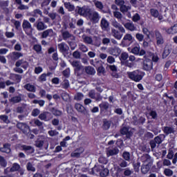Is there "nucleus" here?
Masks as SVG:
<instances>
[{
  "mask_svg": "<svg viewBox=\"0 0 177 177\" xmlns=\"http://www.w3.org/2000/svg\"><path fill=\"white\" fill-rule=\"evenodd\" d=\"M64 6L69 12H73V10H75V7L74 5L71 4L70 2H66L64 3Z\"/></svg>",
  "mask_w": 177,
  "mask_h": 177,
  "instance_id": "a18cd8bd",
  "label": "nucleus"
},
{
  "mask_svg": "<svg viewBox=\"0 0 177 177\" xmlns=\"http://www.w3.org/2000/svg\"><path fill=\"white\" fill-rule=\"evenodd\" d=\"M139 52H140V47L135 46L131 49V53L133 55H139Z\"/></svg>",
  "mask_w": 177,
  "mask_h": 177,
  "instance_id": "774afa93",
  "label": "nucleus"
},
{
  "mask_svg": "<svg viewBox=\"0 0 177 177\" xmlns=\"http://www.w3.org/2000/svg\"><path fill=\"white\" fill-rule=\"evenodd\" d=\"M84 70L86 74H88V75H95V74H96V71L95 70V68L91 66H85Z\"/></svg>",
  "mask_w": 177,
  "mask_h": 177,
  "instance_id": "2f4dec72",
  "label": "nucleus"
},
{
  "mask_svg": "<svg viewBox=\"0 0 177 177\" xmlns=\"http://www.w3.org/2000/svg\"><path fill=\"white\" fill-rule=\"evenodd\" d=\"M39 118L41 121H50L52 120V113L48 111H44L39 115Z\"/></svg>",
  "mask_w": 177,
  "mask_h": 177,
  "instance_id": "f8f14e48",
  "label": "nucleus"
},
{
  "mask_svg": "<svg viewBox=\"0 0 177 177\" xmlns=\"http://www.w3.org/2000/svg\"><path fill=\"white\" fill-rule=\"evenodd\" d=\"M124 171V169L122 167L118 166L116 168V173H115V176H121L122 175V172Z\"/></svg>",
  "mask_w": 177,
  "mask_h": 177,
  "instance_id": "052dcab7",
  "label": "nucleus"
},
{
  "mask_svg": "<svg viewBox=\"0 0 177 177\" xmlns=\"http://www.w3.org/2000/svg\"><path fill=\"white\" fill-rule=\"evenodd\" d=\"M131 6H127L125 4H123L120 7V11L123 13V15H125V13H128L129 10H131Z\"/></svg>",
  "mask_w": 177,
  "mask_h": 177,
  "instance_id": "58836bf2",
  "label": "nucleus"
},
{
  "mask_svg": "<svg viewBox=\"0 0 177 177\" xmlns=\"http://www.w3.org/2000/svg\"><path fill=\"white\" fill-rule=\"evenodd\" d=\"M121 135H125L127 139H131L132 136L133 135V132L132 131H129V127H124L120 129Z\"/></svg>",
  "mask_w": 177,
  "mask_h": 177,
  "instance_id": "ddd939ff",
  "label": "nucleus"
},
{
  "mask_svg": "<svg viewBox=\"0 0 177 177\" xmlns=\"http://www.w3.org/2000/svg\"><path fill=\"white\" fill-rule=\"evenodd\" d=\"M113 16L116 19H118V20H121V19H122V14L120 12V11H114Z\"/></svg>",
  "mask_w": 177,
  "mask_h": 177,
  "instance_id": "69168bd1",
  "label": "nucleus"
},
{
  "mask_svg": "<svg viewBox=\"0 0 177 177\" xmlns=\"http://www.w3.org/2000/svg\"><path fill=\"white\" fill-rule=\"evenodd\" d=\"M58 49L64 56H66V54L68 52V49H70V48L66 43L62 42L58 44Z\"/></svg>",
  "mask_w": 177,
  "mask_h": 177,
  "instance_id": "dca6fc26",
  "label": "nucleus"
},
{
  "mask_svg": "<svg viewBox=\"0 0 177 177\" xmlns=\"http://www.w3.org/2000/svg\"><path fill=\"white\" fill-rule=\"evenodd\" d=\"M17 128H18V129H20V131H21V132L24 135H28V133H30V126H28L26 123L17 122Z\"/></svg>",
  "mask_w": 177,
  "mask_h": 177,
  "instance_id": "423d86ee",
  "label": "nucleus"
},
{
  "mask_svg": "<svg viewBox=\"0 0 177 177\" xmlns=\"http://www.w3.org/2000/svg\"><path fill=\"white\" fill-rule=\"evenodd\" d=\"M33 50H35L37 53H41L42 52V47L39 44H35L33 46Z\"/></svg>",
  "mask_w": 177,
  "mask_h": 177,
  "instance_id": "bf43d9fd",
  "label": "nucleus"
},
{
  "mask_svg": "<svg viewBox=\"0 0 177 177\" xmlns=\"http://www.w3.org/2000/svg\"><path fill=\"white\" fill-rule=\"evenodd\" d=\"M13 60H18L20 57H23V53L19 52H13L12 55Z\"/></svg>",
  "mask_w": 177,
  "mask_h": 177,
  "instance_id": "49530a36",
  "label": "nucleus"
},
{
  "mask_svg": "<svg viewBox=\"0 0 177 177\" xmlns=\"http://www.w3.org/2000/svg\"><path fill=\"white\" fill-rule=\"evenodd\" d=\"M162 131L166 136H168V135H171V133H175V128L173 127H164L162 128Z\"/></svg>",
  "mask_w": 177,
  "mask_h": 177,
  "instance_id": "a878e982",
  "label": "nucleus"
},
{
  "mask_svg": "<svg viewBox=\"0 0 177 177\" xmlns=\"http://www.w3.org/2000/svg\"><path fill=\"white\" fill-rule=\"evenodd\" d=\"M24 88L26 89V91H28V92H35V86L29 83L24 86Z\"/></svg>",
  "mask_w": 177,
  "mask_h": 177,
  "instance_id": "37998d69",
  "label": "nucleus"
},
{
  "mask_svg": "<svg viewBox=\"0 0 177 177\" xmlns=\"http://www.w3.org/2000/svg\"><path fill=\"white\" fill-rule=\"evenodd\" d=\"M111 24L113 27H115V28H118V30L120 31V32L125 33V28L117 21H113L111 22Z\"/></svg>",
  "mask_w": 177,
  "mask_h": 177,
  "instance_id": "c85d7f7f",
  "label": "nucleus"
},
{
  "mask_svg": "<svg viewBox=\"0 0 177 177\" xmlns=\"http://www.w3.org/2000/svg\"><path fill=\"white\" fill-rule=\"evenodd\" d=\"M127 161V160H122V161L119 162V167H120V168H127V167H128V162Z\"/></svg>",
  "mask_w": 177,
  "mask_h": 177,
  "instance_id": "338daca9",
  "label": "nucleus"
},
{
  "mask_svg": "<svg viewBox=\"0 0 177 177\" xmlns=\"http://www.w3.org/2000/svg\"><path fill=\"white\" fill-rule=\"evenodd\" d=\"M151 165H142L141 166V172L143 175H146V174H148L149 171H150V169L151 168Z\"/></svg>",
  "mask_w": 177,
  "mask_h": 177,
  "instance_id": "e433bc0d",
  "label": "nucleus"
},
{
  "mask_svg": "<svg viewBox=\"0 0 177 177\" xmlns=\"http://www.w3.org/2000/svg\"><path fill=\"white\" fill-rule=\"evenodd\" d=\"M62 39L64 41H67V39H71V41H75V36L73 34L70 33L68 30H62Z\"/></svg>",
  "mask_w": 177,
  "mask_h": 177,
  "instance_id": "2eb2a0df",
  "label": "nucleus"
},
{
  "mask_svg": "<svg viewBox=\"0 0 177 177\" xmlns=\"http://www.w3.org/2000/svg\"><path fill=\"white\" fill-rule=\"evenodd\" d=\"M155 38L156 39V45H163L164 44V37H162V35L160 31L155 30Z\"/></svg>",
  "mask_w": 177,
  "mask_h": 177,
  "instance_id": "4468645a",
  "label": "nucleus"
},
{
  "mask_svg": "<svg viewBox=\"0 0 177 177\" xmlns=\"http://www.w3.org/2000/svg\"><path fill=\"white\" fill-rule=\"evenodd\" d=\"M75 109L79 112L81 113L82 114H84V115H86L88 114V111H86V109L81 104H75Z\"/></svg>",
  "mask_w": 177,
  "mask_h": 177,
  "instance_id": "4be33fe9",
  "label": "nucleus"
},
{
  "mask_svg": "<svg viewBox=\"0 0 177 177\" xmlns=\"http://www.w3.org/2000/svg\"><path fill=\"white\" fill-rule=\"evenodd\" d=\"M9 78L10 80H12V81H15L16 82L19 83L20 81H21V78H23V77L18 74L10 73Z\"/></svg>",
  "mask_w": 177,
  "mask_h": 177,
  "instance_id": "c756f323",
  "label": "nucleus"
},
{
  "mask_svg": "<svg viewBox=\"0 0 177 177\" xmlns=\"http://www.w3.org/2000/svg\"><path fill=\"white\" fill-rule=\"evenodd\" d=\"M47 37H53V29H47L41 33V38L46 39Z\"/></svg>",
  "mask_w": 177,
  "mask_h": 177,
  "instance_id": "393cba45",
  "label": "nucleus"
},
{
  "mask_svg": "<svg viewBox=\"0 0 177 177\" xmlns=\"http://www.w3.org/2000/svg\"><path fill=\"white\" fill-rule=\"evenodd\" d=\"M50 111L53 114V115H55L56 117H60V115L63 114L62 111H59V109H56L55 107L50 109Z\"/></svg>",
  "mask_w": 177,
  "mask_h": 177,
  "instance_id": "79ce46f5",
  "label": "nucleus"
},
{
  "mask_svg": "<svg viewBox=\"0 0 177 177\" xmlns=\"http://www.w3.org/2000/svg\"><path fill=\"white\" fill-rule=\"evenodd\" d=\"M95 63H96V65H94V66H96V67H97V75H100V74H103V75L106 74V69L102 64V61H97Z\"/></svg>",
  "mask_w": 177,
  "mask_h": 177,
  "instance_id": "f3484780",
  "label": "nucleus"
},
{
  "mask_svg": "<svg viewBox=\"0 0 177 177\" xmlns=\"http://www.w3.org/2000/svg\"><path fill=\"white\" fill-rule=\"evenodd\" d=\"M83 99H84V94H82V93H77L74 96V100H77V102H80Z\"/></svg>",
  "mask_w": 177,
  "mask_h": 177,
  "instance_id": "864d4df0",
  "label": "nucleus"
},
{
  "mask_svg": "<svg viewBox=\"0 0 177 177\" xmlns=\"http://www.w3.org/2000/svg\"><path fill=\"white\" fill-rule=\"evenodd\" d=\"M22 28L25 30H32V26H31V24L28 21L24 19L22 24Z\"/></svg>",
  "mask_w": 177,
  "mask_h": 177,
  "instance_id": "ea45409f",
  "label": "nucleus"
},
{
  "mask_svg": "<svg viewBox=\"0 0 177 177\" xmlns=\"http://www.w3.org/2000/svg\"><path fill=\"white\" fill-rule=\"evenodd\" d=\"M88 96L91 97V99H94L96 100V102H100L103 99V97L100 95V93H97L95 91V90H91L88 92Z\"/></svg>",
  "mask_w": 177,
  "mask_h": 177,
  "instance_id": "6e6552de",
  "label": "nucleus"
},
{
  "mask_svg": "<svg viewBox=\"0 0 177 177\" xmlns=\"http://www.w3.org/2000/svg\"><path fill=\"white\" fill-rule=\"evenodd\" d=\"M26 107H27V105L26 104H23L21 106H18L17 108V113H19V114H22V113H24V111L26 110Z\"/></svg>",
  "mask_w": 177,
  "mask_h": 177,
  "instance_id": "603ef678",
  "label": "nucleus"
},
{
  "mask_svg": "<svg viewBox=\"0 0 177 177\" xmlns=\"http://www.w3.org/2000/svg\"><path fill=\"white\" fill-rule=\"evenodd\" d=\"M21 97H23V95L19 94L18 96H15V97H11L9 100V102L10 103H14V104L20 103V102H21Z\"/></svg>",
  "mask_w": 177,
  "mask_h": 177,
  "instance_id": "72a5a7b5",
  "label": "nucleus"
},
{
  "mask_svg": "<svg viewBox=\"0 0 177 177\" xmlns=\"http://www.w3.org/2000/svg\"><path fill=\"white\" fill-rule=\"evenodd\" d=\"M150 13L151 16H153V17H156V18L158 17V15H160V13L158 12V10L154 8H151L150 10Z\"/></svg>",
  "mask_w": 177,
  "mask_h": 177,
  "instance_id": "680f3d73",
  "label": "nucleus"
},
{
  "mask_svg": "<svg viewBox=\"0 0 177 177\" xmlns=\"http://www.w3.org/2000/svg\"><path fill=\"white\" fill-rule=\"evenodd\" d=\"M165 140V134H160L159 136L154 138L153 140H151L149 142V145L151 146V149L154 150L156 147H157V145H161L162 142Z\"/></svg>",
  "mask_w": 177,
  "mask_h": 177,
  "instance_id": "f03ea898",
  "label": "nucleus"
},
{
  "mask_svg": "<svg viewBox=\"0 0 177 177\" xmlns=\"http://www.w3.org/2000/svg\"><path fill=\"white\" fill-rule=\"evenodd\" d=\"M100 26L101 27L102 31H109L110 30V23L104 17L102 18Z\"/></svg>",
  "mask_w": 177,
  "mask_h": 177,
  "instance_id": "9d476101",
  "label": "nucleus"
},
{
  "mask_svg": "<svg viewBox=\"0 0 177 177\" xmlns=\"http://www.w3.org/2000/svg\"><path fill=\"white\" fill-rule=\"evenodd\" d=\"M132 42H133V37H132V35L127 33L124 36L120 45L123 47H127L129 46Z\"/></svg>",
  "mask_w": 177,
  "mask_h": 177,
  "instance_id": "20e7f679",
  "label": "nucleus"
},
{
  "mask_svg": "<svg viewBox=\"0 0 177 177\" xmlns=\"http://www.w3.org/2000/svg\"><path fill=\"white\" fill-rule=\"evenodd\" d=\"M88 19L93 24H97L100 20V15L97 11H92L88 13Z\"/></svg>",
  "mask_w": 177,
  "mask_h": 177,
  "instance_id": "39448f33",
  "label": "nucleus"
},
{
  "mask_svg": "<svg viewBox=\"0 0 177 177\" xmlns=\"http://www.w3.org/2000/svg\"><path fill=\"white\" fill-rule=\"evenodd\" d=\"M150 56L152 59L151 62H153L154 63H157V62L160 60V57H158V55L157 54L151 53Z\"/></svg>",
  "mask_w": 177,
  "mask_h": 177,
  "instance_id": "e2e57ef3",
  "label": "nucleus"
},
{
  "mask_svg": "<svg viewBox=\"0 0 177 177\" xmlns=\"http://www.w3.org/2000/svg\"><path fill=\"white\" fill-rule=\"evenodd\" d=\"M21 149L24 150V151H26L27 154H32L34 151H35L34 149V147L28 145H21Z\"/></svg>",
  "mask_w": 177,
  "mask_h": 177,
  "instance_id": "cd10ccee",
  "label": "nucleus"
},
{
  "mask_svg": "<svg viewBox=\"0 0 177 177\" xmlns=\"http://www.w3.org/2000/svg\"><path fill=\"white\" fill-rule=\"evenodd\" d=\"M0 165L3 168H6V165H8V162H6V160L2 156H0Z\"/></svg>",
  "mask_w": 177,
  "mask_h": 177,
  "instance_id": "4d7b16f0",
  "label": "nucleus"
},
{
  "mask_svg": "<svg viewBox=\"0 0 177 177\" xmlns=\"http://www.w3.org/2000/svg\"><path fill=\"white\" fill-rule=\"evenodd\" d=\"M45 142H46V140L44 138L39 137L35 142V146L38 149H41L44 147V145H45Z\"/></svg>",
  "mask_w": 177,
  "mask_h": 177,
  "instance_id": "a211bd4d",
  "label": "nucleus"
},
{
  "mask_svg": "<svg viewBox=\"0 0 177 177\" xmlns=\"http://www.w3.org/2000/svg\"><path fill=\"white\" fill-rule=\"evenodd\" d=\"M93 3L95 8H97V9H99L100 12H102V13H106V12L103 10V9H104V6L103 5V3H102V1H99L97 0H93Z\"/></svg>",
  "mask_w": 177,
  "mask_h": 177,
  "instance_id": "bb28decb",
  "label": "nucleus"
},
{
  "mask_svg": "<svg viewBox=\"0 0 177 177\" xmlns=\"http://www.w3.org/2000/svg\"><path fill=\"white\" fill-rule=\"evenodd\" d=\"M128 57H129L128 53L123 52L121 53L119 59H120L121 63H122V62H127Z\"/></svg>",
  "mask_w": 177,
  "mask_h": 177,
  "instance_id": "c03bdc74",
  "label": "nucleus"
},
{
  "mask_svg": "<svg viewBox=\"0 0 177 177\" xmlns=\"http://www.w3.org/2000/svg\"><path fill=\"white\" fill-rule=\"evenodd\" d=\"M108 52L109 55L117 57V56H120V55H121V48L118 46L111 47L108 49Z\"/></svg>",
  "mask_w": 177,
  "mask_h": 177,
  "instance_id": "9b49d317",
  "label": "nucleus"
},
{
  "mask_svg": "<svg viewBox=\"0 0 177 177\" xmlns=\"http://www.w3.org/2000/svg\"><path fill=\"white\" fill-rule=\"evenodd\" d=\"M172 49H171V47L166 46L164 49L163 53H162V59H166V57H168L169 56Z\"/></svg>",
  "mask_w": 177,
  "mask_h": 177,
  "instance_id": "a19ab883",
  "label": "nucleus"
},
{
  "mask_svg": "<svg viewBox=\"0 0 177 177\" xmlns=\"http://www.w3.org/2000/svg\"><path fill=\"white\" fill-rule=\"evenodd\" d=\"M99 107L100 109V111H107L109 110V107H110V104L107 102H102L99 104Z\"/></svg>",
  "mask_w": 177,
  "mask_h": 177,
  "instance_id": "c9c22d12",
  "label": "nucleus"
},
{
  "mask_svg": "<svg viewBox=\"0 0 177 177\" xmlns=\"http://www.w3.org/2000/svg\"><path fill=\"white\" fill-rule=\"evenodd\" d=\"M27 171H30L31 172H35V167H34V164L31 162H28L26 165Z\"/></svg>",
  "mask_w": 177,
  "mask_h": 177,
  "instance_id": "8fccbe9b",
  "label": "nucleus"
},
{
  "mask_svg": "<svg viewBox=\"0 0 177 177\" xmlns=\"http://www.w3.org/2000/svg\"><path fill=\"white\" fill-rule=\"evenodd\" d=\"M37 31H44L48 28V26L42 21H37L35 24Z\"/></svg>",
  "mask_w": 177,
  "mask_h": 177,
  "instance_id": "6ab92c4d",
  "label": "nucleus"
},
{
  "mask_svg": "<svg viewBox=\"0 0 177 177\" xmlns=\"http://www.w3.org/2000/svg\"><path fill=\"white\" fill-rule=\"evenodd\" d=\"M0 151L1 153H6V154L10 153V152L12 151V149H10V144H3V147H0Z\"/></svg>",
  "mask_w": 177,
  "mask_h": 177,
  "instance_id": "b1692460",
  "label": "nucleus"
},
{
  "mask_svg": "<svg viewBox=\"0 0 177 177\" xmlns=\"http://www.w3.org/2000/svg\"><path fill=\"white\" fill-rule=\"evenodd\" d=\"M127 75L130 80L135 81V82H140V81L143 80V73L139 70H136L133 72H128Z\"/></svg>",
  "mask_w": 177,
  "mask_h": 177,
  "instance_id": "f257e3e1",
  "label": "nucleus"
},
{
  "mask_svg": "<svg viewBox=\"0 0 177 177\" xmlns=\"http://www.w3.org/2000/svg\"><path fill=\"white\" fill-rule=\"evenodd\" d=\"M132 174H133V171H132V170L129 168H125L123 170V174L125 176H131V175H132Z\"/></svg>",
  "mask_w": 177,
  "mask_h": 177,
  "instance_id": "6e6d98bb",
  "label": "nucleus"
},
{
  "mask_svg": "<svg viewBox=\"0 0 177 177\" xmlns=\"http://www.w3.org/2000/svg\"><path fill=\"white\" fill-rule=\"evenodd\" d=\"M110 127H111V122L106 120H104V123L102 125L103 129H104V131H107V129H110Z\"/></svg>",
  "mask_w": 177,
  "mask_h": 177,
  "instance_id": "09e8293b",
  "label": "nucleus"
},
{
  "mask_svg": "<svg viewBox=\"0 0 177 177\" xmlns=\"http://www.w3.org/2000/svg\"><path fill=\"white\" fill-rule=\"evenodd\" d=\"M8 6H9V1L0 0V7H1L2 9H5V8H8Z\"/></svg>",
  "mask_w": 177,
  "mask_h": 177,
  "instance_id": "0e129e2a",
  "label": "nucleus"
},
{
  "mask_svg": "<svg viewBox=\"0 0 177 177\" xmlns=\"http://www.w3.org/2000/svg\"><path fill=\"white\" fill-rule=\"evenodd\" d=\"M75 12L78 15H80V16H84V17H86V16L91 13V8L85 6L83 7L77 6L75 9Z\"/></svg>",
  "mask_w": 177,
  "mask_h": 177,
  "instance_id": "7ed1b4c3",
  "label": "nucleus"
},
{
  "mask_svg": "<svg viewBox=\"0 0 177 177\" xmlns=\"http://www.w3.org/2000/svg\"><path fill=\"white\" fill-rule=\"evenodd\" d=\"M82 39L84 44H86L87 45H93V39H92V37L83 35Z\"/></svg>",
  "mask_w": 177,
  "mask_h": 177,
  "instance_id": "f704fd0d",
  "label": "nucleus"
},
{
  "mask_svg": "<svg viewBox=\"0 0 177 177\" xmlns=\"http://www.w3.org/2000/svg\"><path fill=\"white\" fill-rule=\"evenodd\" d=\"M98 169H100L99 171H100V176L102 177L109 176V169L104 168V167L100 165L98 166Z\"/></svg>",
  "mask_w": 177,
  "mask_h": 177,
  "instance_id": "5701e85b",
  "label": "nucleus"
},
{
  "mask_svg": "<svg viewBox=\"0 0 177 177\" xmlns=\"http://www.w3.org/2000/svg\"><path fill=\"white\" fill-rule=\"evenodd\" d=\"M122 157L125 161H131V153L128 151H124Z\"/></svg>",
  "mask_w": 177,
  "mask_h": 177,
  "instance_id": "3c124183",
  "label": "nucleus"
},
{
  "mask_svg": "<svg viewBox=\"0 0 177 177\" xmlns=\"http://www.w3.org/2000/svg\"><path fill=\"white\" fill-rule=\"evenodd\" d=\"M111 34L115 39H121L122 38V34L120 33V32L115 28H111Z\"/></svg>",
  "mask_w": 177,
  "mask_h": 177,
  "instance_id": "473e14b6",
  "label": "nucleus"
},
{
  "mask_svg": "<svg viewBox=\"0 0 177 177\" xmlns=\"http://www.w3.org/2000/svg\"><path fill=\"white\" fill-rule=\"evenodd\" d=\"M153 68V61L150 58H145L143 62V69L146 71H150Z\"/></svg>",
  "mask_w": 177,
  "mask_h": 177,
  "instance_id": "1a4fd4ad",
  "label": "nucleus"
},
{
  "mask_svg": "<svg viewBox=\"0 0 177 177\" xmlns=\"http://www.w3.org/2000/svg\"><path fill=\"white\" fill-rule=\"evenodd\" d=\"M21 167L18 163H14L12 165V167L10 168V172H17V171H19Z\"/></svg>",
  "mask_w": 177,
  "mask_h": 177,
  "instance_id": "de8ad7c7",
  "label": "nucleus"
},
{
  "mask_svg": "<svg viewBox=\"0 0 177 177\" xmlns=\"http://www.w3.org/2000/svg\"><path fill=\"white\" fill-rule=\"evenodd\" d=\"M163 30L167 32V34H176L177 32V24L174 26H171L170 28L167 29V28H164Z\"/></svg>",
  "mask_w": 177,
  "mask_h": 177,
  "instance_id": "4c0bfd02",
  "label": "nucleus"
},
{
  "mask_svg": "<svg viewBox=\"0 0 177 177\" xmlns=\"http://www.w3.org/2000/svg\"><path fill=\"white\" fill-rule=\"evenodd\" d=\"M140 150L143 153H150V147L147 145H142L140 147Z\"/></svg>",
  "mask_w": 177,
  "mask_h": 177,
  "instance_id": "5fc2aeb1",
  "label": "nucleus"
},
{
  "mask_svg": "<svg viewBox=\"0 0 177 177\" xmlns=\"http://www.w3.org/2000/svg\"><path fill=\"white\" fill-rule=\"evenodd\" d=\"M0 120H1L3 122H5V124H9L10 122V120H9V117L6 115H0Z\"/></svg>",
  "mask_w": 177,
  "mask_h": 177,
  "instance_id": "13d9d810",
  "label": "nucleus"
},
{
  "mask_svg": "<svg viewBox=\"0 0 177 177\" xmlns=\"http://www.w3.org/2000/svg\"><path fill=\"white\" fill-rule=\"evenodd\" d=\"M82 153H84V148L77 149L71 153V157L79 158Z\"/></svg>",
  "mask_w": 177,
  "mask_h": 177,
  "instance_id": "412c9836",
  "label": "nucleus"
},
{
  "mask_svg": "<svg viewBox=\"0 0 177 177\" xmlns=\"http://www.w3.org/2000/svg\"><path fill=\"white\" fill-rule=\"evenodd\" d=\"M119 153H120V149H118V147H115L106 151V156L107 157H110L111 156H117V154H118Z\"/></svg>",
  "mask_w": 177,
  "mask_h": 177,
  "instance_id": "aec40b11",
  "label": "nucleus"
},
{
  "mask_svg": "<svg viewBox=\"0 0 177 177\" xmlns=\"http://www.w3.org/2000/svg\"><path fill=\"white\" fill-rule=\"evenodd\" d=\"M124 27H125L127 30H129V31H136L137 30L135 24H133L132 22H127L124 24Z\"/></svg>",
  "mask_w": 177,
  "mask_h": 177,
  "instance_id": "7c9ffc66",
  "label": "nucleus"
},
{
  "mask_svg": "<svg viewBox=\"0 0 177 177\" xmlns=\"http://www.w3.org/2000/svg\"><path fill=\"white\" fill-rule=\"evenodd\" d=\"M140 160L143 164H147L149 165H153V160L151 158V156L148 153L143 154L140 158Z\"/></svg>",
  "mask_w": 177,
  "mask_h": 177,
  "instance_id": "0eeeda50",
  "label": "nucleus"
}]
</instances>
